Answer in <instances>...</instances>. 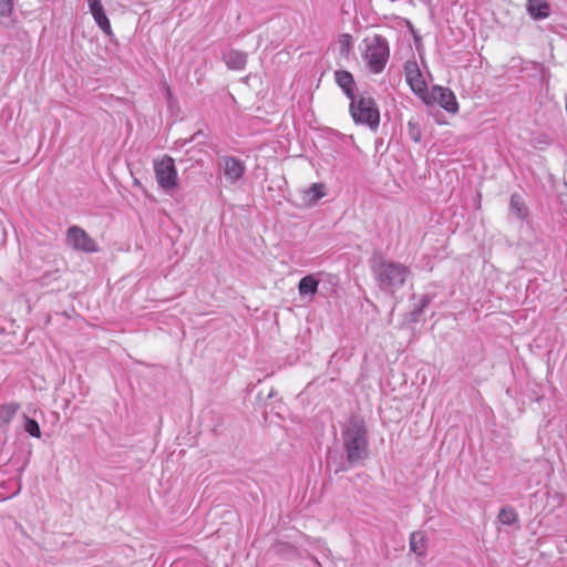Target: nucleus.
Listing matches in <instances>:
<instances>
[{
  "label": "nucleus",
  "instance_id": "nucleus-1",
  "mask_svg": "<svg viewBox=\"0 0 567 567\" xmlns=\"http://www.w3.org/2000/svg\"><path fill=\"white\" fill-rule=\"evenodd\" d=\"M367 426L360 417H351L342 432L348 461L357 462L368 455Z\"/></svg>",
  "mask_w": 567,
  "mask_h": 567
},
{
  "label": "nucleus",
  "instance_id": "nucleus-2",
  "mask_svg": "<svg viewBox=\"0 0 567 567\" xmlns=\"http://www.w3.org/2000/svg\"><path fill=\"white\" fill-rule=\"evenodd\" d=\"M374 274L380 289L394 293L404 285L409 269L400 262L381 261Z\"/></svg>",
  "mask_w": 567,
  "mask_h": 567
},
{
  "label": "nucleus",
  "instance_id": "nucleus-3",
  "mask_svg": "<svg viewBox=\"0 0 567 567\" xmlns=\"http://www.w3.org/2000/svg\"><path fill=\"white\" fill-rule=\"evenodd\" d=\"M364 51L362 58L370 72L374 74L381 73L389 60L390 50L384 38L375 34L364 40Z\"/></svg>",
  "mask_w": 567,
  "mask_h": 567
},
{
  "label": "nucleus",
  "instance_id": "nucleus-4",
  "mask_svg": "<svg viewBox=\"0 0 567 567\" xmlns=\"http://www.w3.org/2000/svg\"><path fill=\"white\" fill-rule=\"evenodd\" d=\"M350 113L357 124H363L375 130L380 124V112L371 96L363 94L351 97Z\"/></svg>",
  "mask_w": 567,
  "mask_h": 567
},
{
  "label": "nucleus",
  "instance_id": "nucleus-5",
  "mask_svg": "<svg viewBox=\"0 0 567 567\" xmlns=\"http://www.w3.org/2000/svg\"><path fill=\"white\" fill-rule=\"evenodd\" d=\"M156 182L165 190L174 189L177 186V169L174 159L164 155L154 162Z\"/></svg>",
  "mask_w": 567,
  "mask_h": 567
},
{
  "label": "nucleus",
  "instance_id": "nucleus-6",
  "mask_svg": "<svg viewBox=\"0 0 567 567\" xmlns=\"http://www.w3.org/2000/svg\"><path fill=\"white\" fill-rule=\"evenodd\" d=\"M422 100L426 104H439L442 109L452 114L457 113L460 109L453 91L440 85H434L430 91H426Z\"/></svg>",
  "mask_w": 567,
  "mask_h": 567
},
{
  "label": "nucleus",
  "instance_id": "nucleus-7",
  "mask_svg": "<svg viewBox=\"0 0 567 567\" xmlns=\"http://www.w3.org/2000/svg\"><path fill=\"white\" fill-rule=\"evenodd\" d=\"M66 243L75 250H81L84 252L99 251V245L96 241L79 226H72L68 229Z\"/></svg>",
  "mask_w": 567,
  "mask_h": 567
},
{
  "label": "nucleus",
  "instance_id": "nucleus-8",
  "mask_svg": "<svg viewBox=\"0 0 567 567\" xmlns=\"http://www.w3.org/2000/svg\"><path fill=\"white\" fill-rule=\"evenodd\" d=\"M404 72L406 82L409 83L412 91L422 97L423 94L427 91V87L417 63L415 61L405 62Z\"/></svg>",
  "mask_w": 567,
  "mask_h": 567
},
{
  "label": "nucleus",
  "instance_id": "nucleus-9",
  "mask_svg": "<svg viewBox=\"0 0 567 567\" xmlns=\"http://www.w3.org/2000/svg\"><path fill=\"white\" fill-rule=\"evenodd\" d=\"M90 12L100 29L109 37L113 35L111 22L105 13L101 0H87Z\"/></svg>",
  "mask_w": 567,
  "mask_h": 567
},
{
  "label": "nucleus",
  "instance_id": "nucleus-10",
  "mask_svg": "<svg viewBox=\"0 0 567 567\" xmlns=\"http://www.w3.org/2000/svg\"><path fill=\"white\" fill-rule=\"evenodd\" d=\"M220 166L224 169L226 178L231 183L240 179L246 169L244 163L233 156L223 157Z\"/></svg>",
  "mask_w": 567,
  "mask_h": 567
},
{
  "label": "nucleus",
  "instance_id": "nucleus-11",
  "mask_svg": "<svg viewBox=\"0 0 567 567\" xmlns=\"http://www.w3.org/2000/svg\"><path fill=\"white\" fill-rule=\"evenodd\" d=\"M527 12L535 20L546 19L550 14V4L547 0H528Z\"/></svg>",
  "mask_w": 567,
  "mask_h": 567
},
{
  "label": "nucleus",
  "instance_id": "nucleus-12",
  "mask_svg": "<svg viewBox=\"0 0 567 567\" xmlns=\"http://www.w3.org/2000/svg\"><path fill=\"white\" fill-rule=\"evenodd\" d=\"M226 65L231 70H243L247 64V54L231 50L224 55Z\"/></svg>",
  "mask_w": 567,
  "mask_h": 567
},
{
  "label": "nucleus",
  "instance_id": "nucleus-13",
  "mask_svg": "<svg viewBox=\"0 0 567 567\" xmlns=\"http://www.w3.org/2000/svg\"><path fill=\"white\" fill-rule=\"evenodd\" d=\"M319 279L315 275H308L300 279L298 284V291L300 296L310 295L313 297L318 292Z\"/></svg>",
  "mask_w": 567,
  "mask_h": 567
},
{
  "label": "nucleus",
  "instance_id": "nucleus-14",
  "mask_svg": "<svg viewBox=\"0 0 567 567\" xmlns=\"http://www.w3.org/2000/svg\"><path fill=\"white\" fill-rule=\"evenodd\" d=\"M336 82L338 85L344 91L348 97H352L353 95V85L354 80L350 72L340 70L334 73Z\"/></svg>",
  "mask_w": 567,
  "mask_h": 567
},
{
  "label": "nucleus",
  "instance_id": "nucleus-15",
  "mask_svg": "<svg viewBox=\"0 0 567 567\" xmlns=\"http://www.w3.org/2000/svg\"><path fill=\"white\" fill-rule=\"evenodd\" d=\"M326 196V187L322 183H313L303 192V200L308 205H313L320 198Z\"/></svg>",
  "mask_w": 567,
  "mask_h": 567
},
{
  "label": "nucleus",
  "instance_id": "nucleus-16",
  "mask_svg": "<svg viewBox=\"0 0 567 567\" xmlns=\"http://www.w3.org/2000/svg\"><path fill=\"white\" fill-rule=\"evenodd\" d=\"M410 549L419 556L426 553V537L423 532H413L410 535Z\"/></svg>",
  "mask_w": 567,
  "mask_h": 567
},
{
  "label": "nucleus",
  "instance_id": "nucleus-17",
  "mask_svg": "<svg viewBox=\"0 0 567 567\" xmlns=\"http://www.w3.org/2000/svg\"><path fill=\"white\" fill-rule=\"evenodd\" d=\"M19 409L20 405L14 402L0 404V424L4 425L10 423Z\"/></svg>",
  "mask_w": 567,
  "mask_h": 567
},
{
  "label": "nucleus",
  "instance_id": "nucleus-18",
  "mask_svg": "<svg viewBox=\"0 0 567 567\" xmlns=\"http://www.w3.org/2000/svg\"><path fill=\"white\" fill-rule=\"evenodd\" d=\"M498 519L505 525H511L516 522L517 514L513 508H503L498 513Z\"/></svg>",
  "mask_w": 567,
  "mask_h": 567
},
{
  "label": "nucleus",
  "instance_id": "nucleus-19",
  "mask_svg": "<svg viewBox=\"0 0 567 567\" xmlns=\"http://www.w3.org/2000/svg\"><path fill=\"white\" fill-rule=\"evenodd\" d=\"M24 429L33 437L39 439L41 436L40 426H39L38 422L33 419H27Z\"/></svg>",
  "mask_w": 567,
  "mask_h": 567
},
{
  "label": "nucleus",
  "instance_id": "nucleus-20",
  "mask_svg": "<svg viewBox=\"0 0 567 567\" xmlns=\"http://www.w3.org/2000/svg\"><path fill=\"white\" fill-rule=\"evenodd\" d=\"M13 0H0V17H10L13 12Z\"/></svg>",
  "mask_w": 567,
  "mask_h": 567
},
{
  "label": "nucleus",
  "instance_id": "nucleus-21",
  "mask_svg": "<svg viewBox=\"0 0 567 567\" xmlns=\"http://www.w3.org/2000/svg\"><path fill=\"white\" fill-rule=\"evenodd\" d=\"M408 127H409V134H410L411 138L414 142H419L421 140V132H420L417 125L415 123H413L412 121H409Z\"/></svg>",
  "mask_w": 567,
  "mask_h": 567
},
{
  "label": "nucleus",
  "instance_id": "nucleus-22",
  "mask_svg": "<svg viewBox=\"0 0 567 567\" xmlns=\"http://www.w3.org/2000/svg\"><path fill=\"white\" fill-rule=\"evenodd\" d=\"M339 42L343 49L349 51L350 48L352 47V37L348 33L342 34L339 39Z\"/></svg>",
  "mask_w": 567,
  "mask_h": 567
},
{
  "label": "nucleus",
  "instance_id": "nucleus-23",
  "mask_svg": "<svg viewBox=\"0 0 567 567\" xmlns=\"http://www.w3.org/2000/svg\"><path fill=\"white\" fill-rule=\"evenodd\" d=\"M512 207L517 212V215L522 216V207L519 203V197L517 195H513L511 199Z\"/></svg>",
  "mask_w": 567,
  "mask_h": 567
},
{
  "label": "nucleus",
  "instance_id": "nucleus-24",
  "mask_svg": "<svg viewBox=\"0 0 567 567\" xmlns=\"http://www.w3.org/2000/svg\"><path fill=\"white\" fill-rule=\"evenodd\" d=\"M166 95H167L168 97H171V96H172V91H171V87H169V86H166Z\"/></svg>",
  "mask_w": 567,
  "mask_h": 567
}]
</instances>
